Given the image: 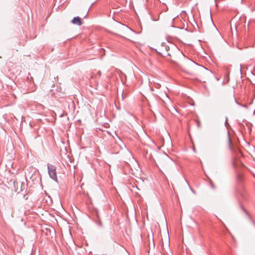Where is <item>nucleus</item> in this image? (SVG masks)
Here are the masks:
<instances>
[{"label":"nucleus","instance_id":"nucleus-1","mask_svg":"<svg viewBox=\"0 0 255 255\" xmlns=\"http://www.w3.org/2000/svg\"><path fill=\"white\" fill-rule=\"evenodd\" d=\"M183 70L188 74L198 78L204 77L211 72L203 66L197 64L193 60L180 54Z\"/></svg>","mask_w":255,"mask_h":255},{"label":"nucleus","instance_id":"nucleus-2","mask_svg":"<svg viewBox=\"0 0 255 255\" xmlns=\"http://www.w3.org/2000/svg\"><path fill=\"white\" fill-rule=\"evenodd\" d=\"M155 50L158 53L163 56H166V55L171 56V53L169 52V47L165 43H162L160 45L158 46Z\"/></svg>","mask_w":255,"mask_h":255},{"label":"nucleus","instance_id":"nucleus-3","mask_svg":"<svg viewBox=\"0 0 255 255\" xmlns=\"http://www.w3.org/2000/svg\"><path fill=\"white\" fill-rule=\"evenodd\" d=\"M48 172L50 177L53 180L57 182L58 179L56 173V167L49 163L47 164Z\"/></svg>","mask_w":255,"mask_h":255},{"label":"nucleus","instance_id":"nucleus-4","mask_svg":"<svg viewBox=\"0 0 255 255\" xmlns=\"http://www.w3.org/2000/svg\"><path fill=\"white\" fill-rule=\"evenodd\" d=\"M72 22L73 24H76L79 26L81 25L82 24L81 18L78 16L74 17V18L72 20Z\"/></svg>","mask_w":255,"mask_h":255},{"label":"nucleus","instance_id":"nucleus-5","mask_svg":"<svg viewBox=\"0 0 255 255\" xmlns=\"http://www.w3.org/2000/svg\"><path fill=\"white\" fill-rule=\"evenodd\" d=\"M228 145L229 147L231 149V139L229 135H228Z\"/></svg>","mask_w":255,"mask_h":255},{"label":"nucleus","instance_id":"nucleus-6","mask_svg":"<svg viewBox=\"0 0 255 255\" xmlns=\"http://www.w3.org/2000/svg\"><path fill=\"white\" fill-rule=\"evenodd\" d=\"M155 86L156 88H159L160 85L159 84H156Z\"/></svg>","mask_w":255,"mask_h":255},{"label":"nucleus","instance_id":"nucleus-7","mask_svg":"<svg viewBox=\"0 0 255 255\" xmlns=\"http://www.w3.org/2000/svg\"><path fill=\"white\" fill-rule=\"evenodd\" d=\"M98 73V74L99 75V77H100V76H101V71H98V73Z\"/></svg>","mask_w":255,"mask_h":255},{"label":"nucleus","instance_id":"nucleus-8","mask_svg":"<svg viewBox=\"0 0 255 255\" xmlns=\"http://www.w3.org/2000/svg\"><path fill=\"white\" fill-rule=\"evenodd\" d=\"M237 194H240L241 196H243V193H240L239 192H238H238L237 193Z\"/></svg>","mask_w":255,"mask_h":255},{"label":"nucleus","instance_id":"nucleus-9","mask_svg":"<svg viewBox=\"0 0 255 255\" xmlns=\"http://www.w3.org/2000/svg\"><path fill=\"white\" fill-rule=\"evenodd\" d=\"M254 224L255 225V223L253 221Z\"/></svg>","mask_w":255,"mask_h":255}]
</instances>
